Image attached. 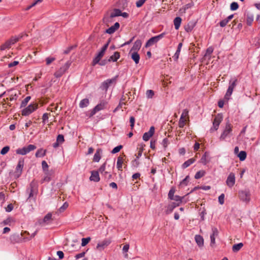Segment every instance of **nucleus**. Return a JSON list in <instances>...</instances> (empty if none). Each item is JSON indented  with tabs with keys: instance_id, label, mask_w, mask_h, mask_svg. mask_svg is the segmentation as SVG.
<instances>
[{
	"instance_id": "nucleus-53",
	"label": "nucleus",
	"mask_w": 260,
	"mask_h": 260,
	"mask_svg": "<svg viewBox=\"0 0 260 260\" xmlns=\"http://www.w3.org/2000/svg\"><path fill=\"white\" fill-rule=\"evenodd\" d=\"M64 137L62 135H58L56 139V141L59 143L60 144H61L64 142Z\"/></svg>"
},
{
	"instance_id": "nucleus-62",
	"label": "nucleus",
	"mask_w": 260,
	"mask_h": 260,
	"mask_svg": "<svg viewBox=\"0 0 260 260\" xmlns=\"http://www.w3.org/2000/svg\"><path fill=\"white\" fill-rule=\"evenodd\" d=\"M43 119V122L45 123L46 121L48 120V113H44L42 117Z\"/></svg>"
},
{
	"instance_id": "nucleus-32",
	"label": "nucleus",
	"mask_w": 260,
	"mask_h": 260,
	"mask_svg": "<svg viewBox=\"0 0 260 260\" xmlns=\"http://www.w3.org/2000/svg\"><path fill=\"white\" fill-rule=\"evenodd\" d=\"M122 14V12L120 10L118 9H115L113 12L110 14V18H114L117 16H120Z\"/></svg>"
},
{
	"instance_id": "nucleus-35",
	"label": "nucleus",
	"mask_w": 260,
	"mask_h": 260,
	"mask_svg": "<svg viewBox=\"0 0 260 260\" xmlns=\"http://www.w3.org/2000/svg\"><path fill=\"white\" fill-rule=\"evenodd\" d=\"M237 156L241 161H244L246 158L247 154L245 151H241L238 154Z\"/></svg>"
},
{
	"instance_id": "nucleus-19",
	"label": "nucleus",
	"mask_w": 260,
	"mask_h": 260,
	"mask_svg": "<svg viewBox=\"0 0 260 260\" xmlns=\"http://www.w3.org/2000/svg\"><path fill=\"white\" fill-rule=\"evenodd\" d=\"M24 166V160L20 159L19 160L18 163L16 168V173H19V175H20L22 172V170Z\"/></svg>"
},
{
	"instance_id": "nucleus-14",
	"label": "nucleus",
	"mask_w": 260,
	"mask_h": 260,
	"mask_svg": "<svg viewBox=\"0 0 260 260\" xmlns=\"http://www.w3.org/2000/svg\"><path fill=\"white\" fill-rule=\"evenodd\" d=\"M212 234L210 235L211 245L215 244V237L218 235V232L216 228H213L212 229Z\"/></svg>"
},
{
	"instance_id": "nucleus-11",
	"label": "nucleus",
	"mask_w": 260,
	"mask_h": 260,
	"mask_svg": "<svg viewBox=\"0 0 260 260\" xmlns=\"http://www.w3.org/2000/svg\"><path fill=\"white\" fill-rule=\"evenodd\" d=\"M211 159V157H210V153L209 152H205L204 155L202 156L200 162L203 164L204 165H207Z\"/></svg>"
},
{
	"instance_id": "nucleus-20",
	"label": "nucleus",
	"mask_w": 260,
	"mask_h": 260,
	"mask_svg": "<svg viewBox=\"0 0 260 260\" xmlns=\"http://www.w3.org/2000/svg\"><path fill=\"white\" fill-rule=\"evenodd\" d=\"M194 239H195V241H196L197 244H198V245L199 247H201L203 246L204 239H203V238L201 236H200L199 235H196Z\"/></svg>"
},
{
	"instance_id": "nucleus-52",
	"label": "nucleus",
	"mask_w": 260,
	"mask_h": 260,
	"mask_svg": "<svg viewBox=\"0 0 260 260\" xmlns=\"http://www.w3.org/2000/svg\"><path fill=\"white\" fill-rule=\"evenodd\" d=\"M96 113V112L95 111H94V109H92V110L88 111L86 113V115L87 116H88L89 117H91L92 116H93Z\"/></svg>"
},
{
	"instance_id": "nucleus-24",
	"label": "nucleus",
	"mask_w": 260,
	"mask_h": 260,
	"mask_svg": "<svg viewBox=\"0 0 260 260\" xmlns=\"http://www.w3.org/2000/svg\"><path fill=\"white\" fill-rule=\"evenodd\" d=\"M196 161V159L194 158H191L186 161H185L182 165V169H185L189 167L190 165L192 164L194 161Z\"/></svg>"
},
{
	"instance_id": "nucleus-3",
	"label": "nucleus",
	"mask_w": 260,
	"mask_h": 260,
	"mask_svg": "<svg viewBox=\"0 0 260 260\" xmlns=\"http://www.w3.org/2000/svg\"><path fill=\"white\" fill-rule=\"evenodd\" d=\"M237 79L236 78L232 79L230 80L229 86L225 94V99H229L230 96L232 95L233 90L237 85Z\"/></svg>"
},
{
	"instance_id": "nucleus-25",
	"label": "nucleus",
	"mask_w": 260,
	"mask_h": 260,
	"mask_svg": "<svg viewBox=\"0 0 260 260\" xmlns=\"http://www.w3.org/2000/svg\"><path fill=\"white\" fill-rule=\"evenodd\" d=\"M102 152V150L100 149H98L96 152L95 153L93 160L95 162H99L100 160L101 159V153Z\"/></svg>"
},
{
	"instance_id": "nucleus-37",
	"label": "nucleus",
	"mask_w": 260,
	"mask_h": 260,
	"mask_svg": "<svg viewBox=\"0 0 260 260\" xmlns=\"http://www.w3.org/2000/svg\"><path fill=\"white\" fill-rule=\"evenodd\" d=\"M206 174V172L204 170H200L197 172L194 176L196 179H199L203 177Z\"/></svg>"
},
{
	"instance_id": "nucleus-55",
	"label": "nucleus",
	"mask_w": 260,
	"mask_h": 260,
	"mask_svg": "<svg viewBox=\"0 0 260 260\" xmlns=\"http://www.w3.org/2000/svg\"><path fill=\"white\" fill-rule=\"evenodd\" d=\"M33 184H34V181L31 182V183L30 184L31 189H30V191L29 193V197H28L27 200L33 197V195H34Z\"/></svg>"
},
{
	"instance_id": "nucleus-50",
	"label": "nucleus",
	"mask_w": 260,
	"mask_h": 260,
	"mask_svg": "<svg viewBox=\"0 0 260 260\" xmlns=\"http://www.w3.org/2000/svg\"><path fill=\"white\" fill-rule=\"evenodd\" d=\"M219 125L218 124L213 122V126L210 128V132L212 133L214 131H217L219 127Z\"/></svg>"
},
{
	"instance_id": "nucleus-61",
	"label": "nucleus",
	"mask_w": 260,
	"mask_h": 260,
	"mask_svg": "<svg viewBox=\"0 0 260 260\" xmlns=\"http://www.w3.org/2000/svg\"><path fill=\"white\" fill-rule=\"evenodd\" d=\"M54 60H55L54 57H47L46 59L47 65L50 64Z\"/></svg>"
},
{
	"instance_id": "nucleus-6",
	"label": "nucleus",
	"mask_w": 260,
	"mask_h": 260,
	"mask_svg": "<svg viewBox=\"0 0 260 260\" xmlns=\"http://www.w3.org/2000/svg\"><path fill=\"white\" fill-rule=\"evenodd\" d=\"M117 78V76H115L112 79H109L105 80L102 83L101 86V88L102 90L107 91L109 86H110L113 83H115L116 82Z\"/></svg>"
},
{
	"instance_id": "nucleus-58",
	"label": "nucleus",
	"mask_w": 260,
	"mask_h": 260,
	"mask_svg": "<svg viewBox=\"0 0 260 260\" xmlns=\"http://www.w3.org/2000/svg\"><path fill=\"white\" fill-rule=\"evenodd\" d=\"M175 190L173 189H171L168 193L169 198L172 200V198L174 197Z\"/></svg>"
},
{
	"instance_id": "nucleus-23",
	"label": "nucleus",
	"mask_w": 260,
	"mask_h": 260,
	"mask_svg": "<svg viewBox=\"0 0 260 260\" xmlns=\"http://www.w3.org/2000/svg\"><path fill=\"white\" fill-rule=\"evenodd\" d=\"M131 57L136 64H138L139 62L140 55L137 52L133 51L132 53Z\"/></svg>"
},
{
	"instance_id": "nucleus-42",
	"label": "nucleus",
	"mask_w": 260,
	"mask_h": 260,
	"mask_svg": "<svg viewBox=\"0 0 260 260\" xmlns=\"http://www.w3.org/2000/svg\"><path fill=\"white\" fill-rule=\"evenodd\" d=\"M184 199V197H181L179 196H175L174 198H172V200H174L176 202H178L177 203H180L183 201V200Z\"/></svg>"
},
{
	"instance_id": "nucleus-57",
	"label": "nucleus",
	"mask_w": 260,
	"mask_h": 260,
	"mask_svg": "<svg viewBox=\"0 0 260 260\" xmlns=\"http://www.w3.org/2000/svg\"><path fill=\"white\" fill-rule=\"evenodd\" d=\"M253 20V16H248L247 18V24L248 25H251Z\"/></svg>"
},
{
	"instance_id": "nucleus-64",
	"label": "nucleus",
	"mask_w": 260,
	"mask_h": 260,
	"mask_svg": "<svg viewBox=\"0 0 260 260\" xmlns=\"http://www.w3.org/2000/svg\"><path fill=\"white\" fill-rule=\"evenodd\" d=\"M13 209V206L12 204H9L7 207L6 208V210L7 212H11Z\"/></svg>"
},
{
	"instance_id": "nucleus-1",
	"label": "nucleus",
	"mask_w": 260,
	"mask_h": 260,
	"mask_svg": "<svg viewBox=\"0 0 260 260\" xmlns=\"http://www.w3.org/2000/svg\"><path fill=\"white\" fill-rule=\"evenodd\" d=\"M232 132V125L228 120L226 122L225 128L220 136V140H224L226 138L230 137Z\"/></svg>"
},
{
	"instance_id": "nucleus-36",
	"label": "nucleus",
	"mask_w": 260,
	"mask_h": 260,
	"mask_svg": "<svg viewBox=\"0 0 260 260\" xmlns=\"http://www.w3.org/2000/svg\"><path fill=\"white\" fill-rule=\"evenodd\" d=\"M52 214L51 213H48L45 216L42 221L40 222V224H43L44 223L48 222L51 219Z\"/></svg>"
},
{
	"instance_id": "nucleus-26",
	"label": "nucleus",
	"mask_w": 260,
	"mask_h": 260,
	"mask_svg": "<svg viewBox=\"0 0 260 260\" xmlns=\"http://www.w3.org/2000/svg\"><path fill=\"white\" fill-rule=\"evenodd\" d=\"M89 104V101L88 99L85 98L82 100L79 103V107L81 108L87 107Z\"/></svg>"
},
{
	"instance_id": "nucleus-4",
	"label": "nucleus",
	"mask_w": 260,
	"mask_h": 260,
	"mask_svg": "<svg viewBox=\"0 0 260 260\" xmlns=\"http://www.w3.org/2000/svg\"><path fill=\"white\" fill-rule=\"evenodd\" d=\"M166 35L165 32H162L157 36L153 37L149 39L145 44V47L147 48L157 43L160 40L162 39Z\"/></svg>"
},
{
	"instance_id": "nucleus-15",
	"label": "nucleus",
	"mask_w": 260,
	"mask_h": 260,
	"mask_svg": "<svg viewBox=\"0 0 260 260\" xmlns=\"http://www.w3.org/2000/svg\"><path fill=\"white\" fill-rule=\"evenodd\" d=\"M107 104V102L102 101L100 102V103H99L95 107H94L93 109H94V111L98 112L106 108Z\"/></svg>"
},
{
	"instance_id": "nucleus-49",
	"label": "nucleus",
	"mask_w": 260,
	"mask_h": 260,
	"mask_svg": "<svg viewBox=\"0 0 260 260\" xmlns=\"http://www.w3.org/2000/svg\"><path fill=\"white\" fill-rule=\"evenodd\" d=\"M218 202L220 205H223L224 202V194L222 193L218 197Z\"/></svg>"
},
{
	"instance_id": "nucleus-59",
	"label": "nucleus",
	"mask_w": 260,
	"mask_h": 260,
	"mask_svg": "<svg viewBox=\"0 0 260 260\" xmlns=\"http://www.w3.org/2000/svg\"><path fill=\"white\" fill-rule=\"evenodd\" d=\"M169 140L167 138H165L164 139V140H162V145H163L164 147L165 148H166L167 146H168V144H169Z\"/></svg>"
},
{
	"instance_id": "nucleus-60",
	"label": "nucleus",
	"mask_w": 260,
	"mask_h": 260,
	"mask_svg": "<svg viewBox=\"0 0 260 260\" xmlns=\"http://www.w3.org/2000/svg\"><path fill=\"white\" fill-rule=\"evenodd\" d=\"M188 111L187 109L183 110L180 117L185 119V117L188 116Z\"/></svg>"
},
{
	"instance_id": "nucleus-28",
	"label": "nucleus",
	"mask_w": 260,
	"mask_h": 260,
	"mask_svg": "<svg viewBox=\"0 0 260 260\" xmlns=\"http://www.w3.org/2000/svg\"><path fill=\"white\" fill-rule=\"evenodd\" d=\"M181 18L179 17H176L174 20V26H175V28L176 29H178L180 26V24H181Z\"/></svg>"
},
{
	"instance_id": "nucleus-29",
	"label": "nucleus",
	"mask_w": 260,
	"mask_h": 260,
	"mask_svg": "<svg viewBox=\"0 0 260 260\" xmlns=\"http://www.w3.org/2000/svg\"><path fill=\"white\" fill-rule=\"evenodd\" d=\"M46 150H44L42 148L39 149L37 150L36 153V157H42L44 156L46 154Z\"/></svg>"
},
{
	"instance_id": "nucleus-43",
	"label": "nucleus",
	"mask_w": 260,
	"mask_h": 260,
	"mask_svg": "<svg viewBox=\"0 0 260 260\" xmlns=\"http://www.w3.org/2000/svg\"><path fill=\"white\" fill-rule=\"evenodd\" d=\"M30 99V96H26L21 102V107H25Z\"/></svg>"
},
{
	"instance_id": "nucleus-56",
	"label": "nucleus",
	"mask_w": 260,
	"mask_h": 260,
	"mask_svg": "<svg viewBox=\"0 0 260 260\" xmlns=\"http://www.w3.org/2000/svg\"><path fill=\"white\" fill-rule=\"evenodd\" d=\"M229 22V21L226 18L225 19H223L220 22V23H219L220 26L222 27H224L225 26H226V25L228 24V23Z\"/></svg>"
},
{
	"instance_id": "nucleus-33",
	"label": "nucleus",
	"mask_w": 260,
	"mask_h": 260,
	"mask_svg": "<svg viewBox=\"0 0 260 260\" xmlns=\"http://www.w3.org/2000/svg\"><path fill=\"white\" fill-rule=\"evenodd\" d=\"M222 115L221 114H218L215 117L213 122L219 125L221 122L222 121Z\"/></svg>"
},
{
	"instance_id": "nucleus-22",
	"label": "nucleus",
	"mask_w": 260,
	"mask_h": 260,
	"mask_svg": "<svg viewBox=\"0 0 260 260\" xmlns=\"http://www.w3.org/2000/svg\"><path fill=\"white\" fill-rule=\"evenodd\" d=\"M182 47V43H180L178 45L177 49L175 53L174 54V56H173V58L174 60L177 61L178 60L179 55H180V53Z\"/></svg>"
},
{
	"instance_id": "nucleus-2",
	"label": "nucleus",
	"mask_w": 260,
	"mask_h": 260,
	"mask_svg": "<svg viewBox=\"0 0 260 260\" xmlns=\"http://www.w3.org/2000/svg\"><path fill=\"white\" fill-rule=\"evenodd\" d=\"M36 149V146L35 145L29 144L27 146L17 149L16 150V153L18 154L24 155Z\"/></svg>"
},
{
	"instance_id": "nucleus-9",
	"label": "nucleus",
	"mask_w": 260,
	"mask_h": 260,
	"mask_svg": "<svg viewBox=\"0 0 260 260\" xmlns=\"http://www.w3.org/2000/svg\"><path fill=\"white\" fill-rule=\"evenodd\" d=\"M226 183L229 187H232L234 185L235 183V176L233 173H231L229 174L227 178Z\"/></svg>"
},
{
	"instance_id": "nucleus-45",
	"label": "nucleus",
	"mask_w": 260,
	"mask_h": 260,
	"mask_svg": "<svg viewBox=\"0 0 260 260\" xmlns=\"http://www.w3.org/2000/svg\"><path fill=\"white\" fill-rule=\"evenodd\" d=\"M10 150V147L8 146H5L2 148L1 151V154L2 155H5L8 153V152Z\"/></svg>"
},
{
	"instance_id": "nucleus-51",
	"label": "nucleus",
	"mask_w": 260,
	"mask_h": 260,
	"mask_svg": "<svg viewBox=\"0 0 260 260\" xmlns=\"http://www.w3.org/2000/svg\"><path fill=\"white\" fill-rule=\"evenodd\" d=\"M42 168H43V171L45 172H48V170H47V169L48 168V164H47V163L46 162V161L43 160L42 162Z\"/></svg>"
},
{
	"instance_id": "nucleus-17",
	"label": "nucleus",
	"mask_w": 260,
	"mask_h": 260,
	"mask_svg": "<svg viewBox=\"0 0 260 260\" xmlns=\"http://www.w3.org/2000/svg\"><path fill=\"white\" fill-rule=\"evenodd\" d=\"M179 206V203H176L175 202H172L167 207V209L166 211V213L167 214H169L171 213L174 208H175L176 207Z\"/></svg>"
},
{
	"instance_id": "nucleus-41",
	"label": "nucleus",
	"mask_w": 260,
	"mask_h": 260,
	"mask_svg": "<svg viewBox=\"0 0 260 260\" xmlns=\"http://www.w3.org/2000/svg\"><path fill=\"white\" fill-rule=\"evenodd\" d=\"M239 8V5L236 2H233L231 3L230 5V9L232 11H235L237 10Z\"/></svg>"
},
{
	"instance_id": "nucleus-63",
	"label": "nucleus",
	"mask_w": 260,
	"mask_h": 260,
	"mask_svg": "<svg viewBox=\"0 0 260 260\" xmlns=\"http://www.w3.org/2000/svg\"><path fill=\"white\" fill-rule=\"evenodd\" d=\"M144 4V2H143V0H138L137 2H136V6L138 7V8H140L141 7V6H142L143 5V4Z\"/></svg>"
},
{
	"instance_id": "nucleus-34",
	"label": "nucleus",
	"mask_w": 260,
	"mask_h": 260,
	"mask_svg": "<svg viewBox=\"0 0 260 260\" xmlns=\"http://www.w3.org/2000/svg\"><path fill=\"white\" fill-rule=\"evenodd\" d=\"M123 162V158L120 156L118 157L117 161V168L118 170L122 171Z\"/></svg>"
},
{
	"instance_id": "nucleus-46",
	"label": "nucleus",
	"mask_w": 260,
	"mask_h": 260,
	"mask_svg": "<svg viewBox=\"0 0 260 260\" xmlns=\"http://www.w3.org/2000/svg\"><path fill=\"white\" fill-rule=\"evenodd\" d=\"M122 148V145H118V146L115 147L114 149H113V150L111 151V153L113 154L116 153L118 152Z\"/></svg>"
},
{
	"instance_id": "nucleus-44",
	"label": "nucleus",
	"mask_w": 260,
	"mask_h": 260,
	"mask_svg": "<svg viewBox=\"0 0 260 260\" xmlns=\"http://www.w3.org/2000/svg\"><path fill=\"white\" fill-rule=\"evenodd\" d=\"M90 240H91V238L90 237H87L86 238H82V243H81L82 246H85V245H86L89 243V242L90 241Z\"/></svg>"
},
{
	"instance_id": "nucleus-54",
	"label": "nucleus",
	"mask_w": 260,
	"mask_h": 260,
	"mask_svg": "<svg viewBox=\"0 0 260 260\" xmlns=\"http://www.w3.org/2000/svg\"><path fill=\"white\" fill-rule=\"evenodd\" d=\"M185 120L182 117H180L179 121V126L181 128L184 127L185 125Z\"/></svg>"
},
{
	"instance_id": "nucleus-47",
	"label": "nucleus",
	"mask_w": 260,
	"mask_h": 260,
	"mask_svg": "<svg viewBox=\"0 0 260 260\" xmlns=\"http://www.w3.org/2000/svg\"><path fill=\"white\" fill-rule=\"evenodd\" d=\"M69 205L67 202H65L61 207L59 208V212H63L68 207Z\"/></svg>"
},
{
	"instance_id": "nucleus-5",
	"label": "nucleus",
	"mask_w": 260,
	"mask_h": 260,
	"mask_svg": "<svg viewBox=\"0 0 260 260\" xmlns=\"http://www.w3.org/2000/svg\"><path fill=\"white\" fill-rule=\"evenodd\" d=\"M71 64V61H68L63 66L60 67V69L54 73V76L56 78L60 77L69 68Z\"/></svg>"
},
{
	"instance_id": "nucleus-38",
	"label": "nucleus",
	"mask_w": 260,
	"mask_h": 260,
	"mask_svg": "<svg viewBox=\"0 0 260 260\" xmlns=\"http://www.w3.org/2000/svg\"><path fill=\"white\" fill-rule=\"evenodd\" d=\"M23 35H19L18 36H15L12 37L9 40L11 43L13 45L17 41H18L21 38L23 37Z\"/></svg>"
},
{
	"instance_id": "nucleus-8",
	"label": "nucleus",
	"mask_w": 260,
	"mask_h": 260,
	"mask_svg": "<svg viewBox=\"0 0 260 260\" xmlns=\"http://www.w3.org/2000/svg\"><path fill=\"white\" fill-rule=\"evenodd\" d=\"M240 198L245 202H248L250 199V194L249 191L242 190L239 192Z\"/></svg>"
},
{
	"instance_id": "nucleus-10",
	"label": "nucleus",
	"mask_w": 260,
	"mask_h": 260,
	"mask_svg": "<svg viewBox=\"0 0 260 260\" xmlns=\"http://www.w3.org/2000/svg\"><path fill=\"white\" fill-rule=\"evenodd\" d=\"M155 132V128L154 126H151L149 131L144 134L143 136V140L145 141H147L153 135Z\"/></svg>"
},
{
	"instance_id": "nucleus-48",
	"label": "nucleus",
	"mask_w": 260,
	"mask_h": 260,
	"mask_svg": "<svg viewBox=\"0 0 260 260\" xmlns=\"http://www.w3.org/2000/svg\"><path fill=\"white\" fill-rule=\"evenodd\" d=\"M146 96L148 98H152L154 95V91L152 90H148L146 91Z\"/></svg>"
},
{
	"instance_id": "nucleus-39",
	"label": "nucleus",
	"mask_w": 260,
	"mask_h": 260,
	"mask_svg": "<svg viewBox=\"0 0 260 260\" xmlns=\"http://www.w3.org/2000/svg\"><path fill=\"white\" fill-rule=\"evenodd\" d=\"M106 169V162L103 164L99 169V172L106 175L108 174V172L105 171Z\"/></svg>"
},
{
	"instance_id": "nucleus-18",
	"label": "nucleus",
	"mask_w": 260,
	"mask_h": 260,
	"mask_svg": "<svg viewBox=\"0 0 260 260\" xmlns=\"http://www.w3.org/2000/svg\"><path fill=\"white\" fill-rule=\"evenodd\" d=\"M142 45L141 41L137 40L134 43L133 47L131 49V52L136 51L137 52L141 48Z\"/></svg>"
},
{
	"instance_id": "nucleus-12",
	"label": "nucleus",
	"mask_w": 260,
	"mask_h": 260,
	"mask_svg": "<svg viewBox=\"0 0 260 260\" xmlns=\"http://www.w3.org/2000/svg\"><path fill=\"white\" fill-rule=\"evenodd\" d=\"M91 174L89 178L90 181H93L95 182H98L100 181V178L98 171H92Z\"/></svg>"
},
{
	"instance_id": "nucleus-30",
	"label": "nucleus",
	"mask_w": 260,
	"mask_h": 260,
	"mask_svg": "<svg viewBox=\"0 0 260 260\" xmlns=\"http://www.w3.org/2000/svg\"><path fill=\"white\" fill-rule=\"evenodd\" d=\"M120 57L119 53L118 52H114V54L111 56L108 59V61H112L113 62L116 61Z\"/></svg>"
},
{
	"instance_id": "nucleus-27",
	"label": "nucleus",
	"mask_w": 260,
	"mask_h": 260,
	"mask_svg": "<svg viewBox=\"0 0 260 260\" xmlns=\"http://www.w3.org/2000/svg\"><path fill=\"white\" fill-rule=\"evenodd\" d=\"M196 23L193 22H189L185 26V30L186 31L190 32L195 26Z\"/></svg>"
},
{
	"instance_id": "nucleus-31",
	"label": "nucleus",
	"mask_w": 260,
	"mask_h": 260,
	"mask_svg": "<svg viewBox=\"0 0 260 260\" xmlns=\"http://www.w3.org/2000/svg\"><path fill=\"white\" fill-rule=\"evenodd\" d=\"M243 246V244L242 243L234 244L232 247V250L234 252H237Z\"/></svg>"
},
{
	"instance_id": "nucleus-16",
	"label": "nucleus",
	"mask_w": 260,
	"mask_h": 260,
	"mask_svg": "<svg viewBox=\"0 0 260 260\" xmlns=\"http://www.w3.org/2000/svg\"><path fill=\"white\" fill-rule=\"evenodd\" d=\"M110 241L108 240H105L103 241L98 243L96 245V248L101 250L104 249V248L109 245Z\"/></svg>"
},
{
	"instance_id": "nucleus-7",
	"label": "nucleus",
	"mask_w": 260,
	"mask_h": 260,
	"mask_svg": "<svg viewBox=\"0 0 260 260\" xmlns=\"http://www.w3.org/2000/svg\"><path fill=\"white\" fill-rule=\"evenodd\" d=\"M38 105L36 104H30L22 111V115L27 116L30 114L37 109Z\"/></svg>"
},
{
	"instance_id": "nucleus-40",
	"label": "nucleus",
	"mask_w": 260,
	"mask_h": 260,
	"mask_svg": "<svg viewBox=\"0 0 260 260\" xmlns=\"http://www.w3.org/2000/svg\"><path fill=\"white\" fill-rule=\"evenodd\" d=\"M45 176L44 178L41 180V183H44V182H49L50 180V175L48 172H45Z\"/></svg>"
},
{
	"instance_id": "nucleus-13",
	"label": "nucleus",
	"mask_w": 260,
	"mask_h": 260,
	"mask_svg": "<svg viewBox=\"0 0 260 260\" xmlns=\"http://www.w3.org/2000/svg\"><path fill=\"white\" fill-rule=\"evenodd\" d=\"M119 23L118 22H116L114 25L107 29L106 30V32L109 34H112L119 28Z\"/></svg>"
},
{
	"instance_id": "nucleus-21",
	"label": "nucleus",
	"mask_w": 260,
	"mask_h": 260,
	"mask_svg": "<svg viewBox=\"0 0 260 260\" xmlns=\"http://www.w3.org/2000/svg\"><path fill=\"white\" fill-rule=\"evenodd\" d=\"M104 54V53L100 51L97 55L95 57V58L93 59L92 61V64L93 66H95L96 64L99 62L100 61L101 58L103 56Z\"/></svg>"
}]
</instances>
